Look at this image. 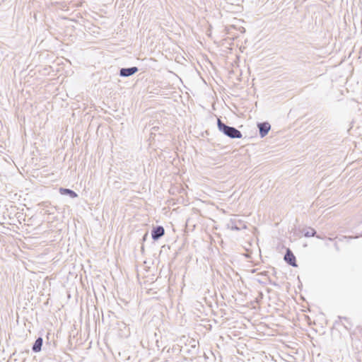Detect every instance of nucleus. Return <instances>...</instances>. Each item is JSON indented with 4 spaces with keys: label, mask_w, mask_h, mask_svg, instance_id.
<instances>
[{
    "label": "nucleus",
    "mask_w": 362,
    "mask_h": 362,
    "mask_svg": "<svg viewBox=\"0 0 362 362\" xmlns=\"http://www.w3.org/2000/svg\"><path fill=\"white\" fill-rule=\"evenodd\" d=\"M217 125L220 132L231 139H240L243 136L242 133L238 129L226 125L220 119H218Z\"/></svg>",
    "instance_id": "1"
},
{
    "label": "nucleus",
    "mask_w": 362,
    "mask_h": 362,
    "mask_svg": "<svg viewBox=\"0 0 362 362\" xmlns=\"http://www.w3.org/2000/svg\"><path fill=\"white\" fill-rule=\"evenodd\" d=\"M42 338L38 337L33 345L32 349L34 352L37 353L41 351L42 346Z\"/></svg>",
    "instance_id": "6"
},
{
    "label": "nucleus",
    "mask_w": 362,
    "mask_h": 362,
    "mask_svg": "<svg viewBox=\"0 0 362 362\" xmlns=\"http://www.w3.org/2000/svg\"><path fill=\"white\" fill-rule=\"evenodd\" d=\"M165 233V230L163 226H158L153 228L151 231V237L154 240H157L160 238Z\"/></svg>",
    "instance_id": "3"
},
{
    "label": "nucleus",
    "mask_w": 362,
    "mask_h": 362,
    "mask_svg": "<svg viewBox=\"0 0 362 362\" xmlns=\"http://www.w3.org/2000/svg\"><path fill=\"white\" fill-rule=\"evenodd\" d=\"M339 320L341 321L342 320H347V318L346 317H339Z\"/></svg>",
    "instance_id": "9"
},
{
    "label": "nucleus",
    "mask_w": 362,
    "mask_h": 362,
    "mask_svg": "<svg viewBox=\"0 0 362 362\" xmlns=\"http://www.w3.org/2000/svg\"><path fill=\"white\" fill-rule=\"evenodd\" d=\"M259 131V135L262 138L264 137L271 129V125L269 122H262L257 124Z\"/></svg>",
    "instance_id": "4"
},
{
    "label": "nucleus",
    "mask_w": 362,
    "mask_h": 362,
    "mask_svg": "<svg viewBox=\"0 0 362 362\" xmlns=\"http://www.w3.org/2000/svg\"><path fill=\"white\" fill-rule=\"evenodd\" d=\"M59 192L62 194L69 195L71 198H76L78 197V194L74 191L70 189L60 188Z\"/></svg>",
    "instance_id": "7"
},
{
    "label": "nucleus",
    "mask_w": 362,
    "mask_h": 362,
    "mask_svg": "<svg viewBox=\"0 0 362 362\" xmlns=\"http://www.w3.org/2000/svg\"><path fill=\"white\" fill-rule=\"evenodd\" d=\"M316 237H317V238H320V239H321V238H322L320 235H316Z\"/></svg>",
    "instance_id": "10"
},
{
    "label": "nucleus",
    "mask_w": 362,
    "mask_h": 362,
    "mask_svg": "<svg viewBox=\"0 0 362 362\" xmlns=\"http://www.w3.org/2000/svg\"><path fill=\"white\" fill-rule=\"evenodd\" d=\"M138 68L136 66H132L129 68H122L119 70V76L122 77H128L134 75L138 71Z\"/></svg>",
    "instance_id": "2"
},
{
    "label": "nucleus",
    "mask_w": 362,
    "mask_h": 362,
    "mask_svg": "<svg viewBox=\"0 0 362 362\" xmlns=\"http://www.w3.org/2000/svg\"><path fill=\"white\" fill-rule=\"evenodd\" d=\"M316 235V231L313 228H309L304 231V235L305 237H313Z\"/></svg>",
    "instance_id": "8"
},
{
    "label": "nucleus",
    "mask_w": 362,
    "mask_h": 362,
    "mask_svg": "<svg viewBox=\"0 0 362 362\" xmlns=\"http://www.w3.org/2000/svg\"><path fill=\"white\" fill-rule=\"evenodd\" d=\"M284 260L291 266L296 267V257L293 254V252L288 249L285 255Z\"/></svg>",
    "instance_id": "5"
}]
</instances>
